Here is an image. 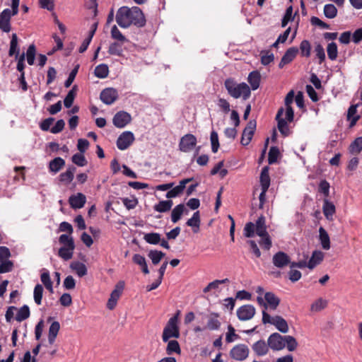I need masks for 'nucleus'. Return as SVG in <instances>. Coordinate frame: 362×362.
<instances>
[{"instance_id":"nucleus-46","label":"nucleus","mask_w":362,"mask_h":362,"mask_svg":"<svg viewBox=\"0 0 362 362\" xmlns=\"http://www.w3.org/2000/svg\"><path fill=\"white\" fill-rule=\"evenodd\" d=\"M145 241L151 245H157L161 240L160 235L158 233H146L144 236Z\"/></svg>"},{"instance_id":"nucleus-9","label":"nucleus","mask_w":362,"mask_h":362,"mask_svg":"<svg viewBox=\"0 0 362 362\" xmlns=\"http://www.w3.org/2000/svg\"><path fill=\"white\" fill-rule=\"evenodd\" d=\"M132 121V116L129 113L121 110L117 112L113 117V124L119 129L125 127Z\"/></svg>"},{"instance_id":"nucleus-39","label":"nucleus","mask_w":362,"mask_h":362,"mask_svg":"<svg viewBox=\"0 0 362 362\" xmlns=\"http://www.w3.org/2000/svg\"><path fill=\"white\" fill-rule=\"evenodd\" d=\"M165 255L164 252L157 250H151L148 253V257L154 265H157Z\"/></svg>"},{"instance_id":"nucleus-56","label":"nucleus","mask_w":362,"mask_h":362,"mask_svg":"<svg viewBox=\"0 0 362 362\" xmlns=\"http://www.w3.org/2000/svg\"><path fill=\"white\" fill-rule=\"evenodd\" d=\"M210 140L211 144V151L213 153H216L219 148L220 144L218 141V133L213 130L211 132Z\"/></svg>"},{"instance_id":"nucleus-7","label":"nucleus","mask_w":362,"mask_h":362,"mask_svg":"<svg viewBox=\"0 0 362 362\" xmlns=\"http://www.w3.org/2000/svg\"><path fill=\"white\" fill-rule=\"evenodd\" d=\"M268 346L273 351H280L285 348L284 336L278 332L272 334L267 339Z\"/></svg>"},{"instance_id":"nucleus-6","label":"nucleus","mask_w":362,"mask_h":362,"mask_svg":"<svg viewBox=\"0 0 362 362\" xmlns=\"http://www.w3.org/2000/svg\"><path fill=\"white\" fill-rule=\"evenodd\" d=\"M256 121L255 120H250L247 124V126L243 129L240 143L243 146H247L255 134L256 129Z\"/></svg>"},{"instance_id":"nucleus-19","label":"nucleus","mask_w":362,"mask_h":362,"mask_svg":"<svg viewBox=\"0 0 362 362\" xmlns=\"http://www.w3.org/2000/svg\"><path fill=\"white\" fill-rule=\"evenodd\" d=\"M65 165V160L61 157H56L49 163V171L56 174Z\"/></svg>"},{"instance_id":"nucleus-21","label":"nucleus","mask_w":362,"mask_h":362,"mask_svg":"<svg viewBox=\"0 0 362 362\" xmlns=\"http://www.w3.org/2000/svg\"><path fill=\"white\" fill-rule=\"evenodd\" d=\"M272 325L284 334L287 333L289 329L286 320L280 315L274 316V322H272Z\"/></svg>"},{"instance_id":"nucleus-16","label":"nucleus","mask_w":362,"mask_h":362,"mask_svg":"<svg viewBox=\"0 0 362 362\" xmlns=\"http://www.w3.org/2000/svg\"><path fill=\"white\" fill-rule=\"evenodd\" d=\"M269 346L268 342L264 339H259L252 346V349L257 356H263L268 354L269 351Z\"/></svg>"},{"instance_id":"nucleus-62","label":"nucleus","mask_w":362,"mask_h":362,"mask_svg":"<svg viewBox=\"0 0 362 362\" xmlns=\"http://www.w3.org/2000/svg\"><path fill=\"white\" fill-rule=\"evenodd\" d=\"M260 237L262 238V239L259 242V245H261V247L263 249H264L266 250H269L271 248L272 245V239H271L269 233L266 234L265 235L260 236Z\"/></svg>"},{"instance_id":"nucleus-34","label":"nucleus","mask_w":362,"mask_h":362,"mask_svg":"<svg viewBox=\"0 0 362 362\" xmlns=\"http://www.w3.org/2000/svg\"><path fill=\"white\" fill-rule=\"evenodd\" d=\"M133 262L141 267V271L145 274L149 273L148 265L146 264V259L144 256L139 254H135L132 257Z\"/></svg>"},{"instance_id":"nucleus-32","label":"nucleus","mask_w":362,"mask_h":362,"mask_svg":"<svg viewBox=\"0 0 362 362\" xmlns=\"http://www.w3.org/2000/svg\"><path fill=\"white\" fill-rule=\"evenodd\" d=\"M167 346H166V354L168 355H172L173 354H181V348L179 342L177 340H168Z\"/></svg>"},{"instance_id":"nucleus-40","label":"nucleus","mask_w":362,"mask_h":362,"mask_svg":"<svg viewBox=\"0 0 362 362\" xmlns=\"http://www.w3.org/2000/svg\"><path fill=\"white\" fill-rule=\"evenodd\" d=\"M71 268L76 272L79 277H83L87 274L86 266L82 262H72L71 264Z\"/></svg>"},{"instance_id":"nucleus-54","label":"nucleus","mask_w":362,"mask_h":362,"mask_svg":"<svg viewBox=\"0 0 362 362\" xmlns=\"http://www.w3.org/2000/svg\"><path fill=\"white\" fill-rule=\"evenodd\" d=\"M274 60V55L268 50L261 52V63L267 66Z\"/></svg>"},{"instance_id":"nucleus-28","label":"nucleus","mask_w":362,"mask_h":362,"mask_svg":"<svg viewBox=\"0 0 362 362\" xmlns=\"http://www.w3.org/2000/svg\"><path fill=\"white\" fill-rule=\"evenodd\" d=\"M247 80L251 86V88L253 90H257L259 88L260 83V74L257 71H253L249 74Z\"/></svg>"},{"instance_id":"nucleus-41","label":"nucleus","mask_w":362,"mask_h":362,"mask_svg":"<svg viewBox=\"0 0 362 362\" xmlns=\"http://www.w3.org/2000/svg\"><path fill=\"white\" fill-rule=\"evenodd\" d=\"M77 86L74 85L72 88L68 92L64 100V105L66 108H69L73 105L74 98L76 95Z\"/></svg>"},{"instance_id":"nucleus-8","label":"nucleus","mask_w":362,"mask_h":362,"mask_svg":"<svg viewBox=\"0 0 362 362\" xmlns=\"http://www.w3.org/2000/svg\"><path fill=\"white\" fill-rule=\"evenodd\" d=\"M118 98V92L114 88H106L100 94V98L102 102L107 105L113 104Z\"/></svg>"},{"instance_id":"nucleus-4","label":"nucleus","mask_w":362,"mask_h":362,"mask_svg":"<svg viewBox=\"0 0 362 362\" xmlns=\"http://www.w3.org/2000/svg\"><path fill=\"white\" fill-rule=\"evenodd\" d=\"M250 353L247 345L239 344L233 346L230 351V356L236 361H243L248 357Z\"/></svg>"},{"instance_id":"nucleus-27","label":"nucleus","mask_w":362,"mask_h":362,"mask_svg":"<svg viewBox=\"0 0 362 362\" xmlns=\"http://www.w3.org/2000/svg\"><path fill=\"white\" fill-rule=\"evenodd\" d=\"M264 299L267 304L272 310H276L280 303V299L272 292H267L264 294Z\"/></svg>"},{"instance_id":"nucleus-17","label":"nucleus","mask_w":362,"mask_h":362,"mask_svg":"<svg viewBox=\"0 0 362 362\" xmlns=\"http://www.w3.org/2000/svg\"><path fill=\"white\" fill-rule=\"evenodd\" d=\"M86 202V196L78 192L76 194L71 195L69 199V204L73 209H81L83 207Z\"/></svg>"},{"instance_id":"nucleus-14","label":"nucleus","mask_w":362,"mask_h":362,"mask_svg":"<svg viewBox=\"0 0 362 362\" xmlns=\"http://www.w3.org/2000/svg\"><path fill=\"white\" fill-rule=\"evenodd\" d=\"M298 53V48L297 47H289L283 55L279 64V68L282 69L285 65L290 64L296 58Z\"/></svg>"},{"instance_id":"nucleus-51","label":"nucleus","mask_w":362,"mask_h":362,"mask_svg":"<svg viewBox=\"0 0 362 362\" xmlns=\"http://www.w3.org/2000/svg\"><path fill=\"white\" fill-rule=\"evenodd\" d=\"M43 287L41 284H37L34 288L33 297L35 303L40 305L42 303V298L43 295Z\"/></svg>"},{"instance_id":"nucleus-64","label":"nucleus","mask_w":362,"mask_h":362,"mask_svg":"<svg viewBox=\"0 0 362 362\" xmlns=\"http://www.w3.org/2000/svg\"><path fill=\"white\" fill-rule=\"evenodd\" d=\"M0 274L7 273L12 270L13 264L10 260L0 262Z\"/></svg>"},{"instance_id":"nucleus-2","label":"nucleus","mask_w":362,"mask_h":362,"mask_svg":"<svg viewBox=\"0 0 362 362\" xmlns=\"http://www.w3.org/2000/svg\"><path fill=\"white\" fill-rule=\"evenodd\" d=\"M224 86L228 93L235 99L243 96V98L246 100L250 96V88L244 82L238 83L234 78H228L225 80Z\"/></svg>"},{"instance_id":"nucleus-26","label":"nucleus","mask_w":362,"mask_h":362,"mask_svg":"<svg viewBox=\"0 0 362 362\" xmlns=\"http://www.w3.org/2000/svg\"><path fill=\"white\" fill-rule=\"evenodd\" d=\"M60 329V324L57 321H54L49 326L48 333V341L50 344H54L58 332Z\"/></svg>"},{"instance_id":"nucleus-11","label":"nucleus","mask_w":362,"mask_h":362,"mask_svg":"<svg viewBox=\"0 0 362 362\" xmlns=\"http://www.w3.org/2000/svg\"><path fill=\"white\" fill-rule=\"evenodd\" d=\"M255 311L252 305H244L237 310V316L241 321L249 320L254 317Z\"/></svg>"},{"instance_id":"nucleus-5","label":"nucleus","mask_w":362,"mask_h":362,"mask_svg":"<svg viewBox=\"0 0 362 362\" xmlns=\"http://www.w3.org/2000/svg\"><path fill=\"white\" fill-rule=\"evenodd\" d=\"M134 140V134L130 131H125L117 138L116 142L117 147L121 151L126 150L132 144Z\"/></svg>"},{"instance_id":"nucleus-1","label":"nucleus","mask_w":362,"mask_h":362,"mask_svg":"<svg viewBox=\"0 0 362 362\" xmlns=\"http://www.w3.org/2000/svg\"><path fill=\"white\" fill-rule=\"evenodd\" d=\"M115 20L118 25L122 28H128L131 25L142 28L146 22L143 11L138 6L120 7L117 11Z\"/></svg>"},{"instance_id":"nucleus-31","label":"nucleus","mask_w":362,"mask_h":362,"mask_svg":"<svg viewBox=\"0 0 362 362\" xmlns=\"http://www.w3.org/2000/svg\"><path fill=\"white\" fill-rule=\"evenodd\" d=\"M185 211V206L183 204H180L175 206L171 212V221L175 223L179 221Z\"/></svg>"},{"instance_id":"nucleus-20","label":"nucleus","mask_w":362,"mask_h":362,"mask_svg":"<svg viewBox=\"0 0 362 362\" xmlns=\"http://www.w3.org/2000/svg\"><path fill=\"white\" fill-rule=\"evenodd\" d=\"M219 314L212 313L208 316L207 325L205 328L209 330H218L221 327V322L218 320Z\"/></svg>"},{"instance_id":"nucleus-24","label":"nucleus","mask_w":362,"mask_h":362,"mask_svg":"<svg viewBox=\"0 0 362 362\" xmlns=\"http://www.w3.org/2000/svg\"><path fill=\"white\" fill-rule=\"evenodd\" d=\"M323 257L324 255L322 252L317 250L314 251L310 259L308 262V267L310 269H314L322 261Z\"/></svg>"},{"instance_id":"nucleus-48","label":"nucleus","mask_w":362,"mask_h":362,"mask_svg":"<svg viewBox=\"0 0 362 362\" xmlns=\"http://www.w3.org/2000/svg\"><path fill=\"white\" fill-rule=\"evenodd\" d=\"M327 52L330 60L334 61L337 58L338 49L335 42H332L327 45Z\"/></svg>"},{"instance_id":"nucleus-36","label":"nucleus","mask_w":362,"mask_h":362,"mask_svg":"<svg viewBox=\"0 0 362 362\" xmlns=\"http://www.w3.org/2000/svg\"><path fill=\"white\" fill-rule=\"evenodd\" d=\"M18 36L16 33H13L11 35V40L10 42V48L8 51V55L10 57L16 55V57H18L19 55V49L18 47Z\"/></svg>"},{"instance_id":"nucleus-10","label":"nucleus","mask_w":362,"mask_h":362,"mask_svg":"<svg viewBox=\"0 0 362 362\" xmlns=\"http://www.w3.org/2000/svg\"><path fill=\"white\" fill-rule=\"evenodd\" d=\"M197 144V138L192 134L183 136L179 144V149L182 152H189Z\"/></svg>"},{"instance_id":"nucleus-52","label":"nucleus","mask_w":362,"mask_h":362,"mask_svg":"<svg viewBox=\"0 0 362 362\" xmlns=\"http://www.w3.org/2000/svg\"><path fill=\"white\" fill-rule=\"evenodd\" d=\"M351 153H359L362 151V136L356 138L349 146Z\"/></svg>"},{"instance_id":"nucleus-33","label":"nucleus","mask_w":362,"mask_h":362,"mask_svg":"<svg viewBox=\"0 0 362 362\" xmlns=\"http://www.w3.org/2000/svg\"><path fill=\"white\" fill-rule=\"evenodd\" d=\"M261 188L264 190L268 189L270 185V177L269 175V167L265 166L262 168L260 174Z\"/></svg>"},{"instance_id":"nucleus-42","label":"nucleus","mask_w":362,"mask_h":362,"mask_svg":"<svg viewBox=\"0 0 362 362\" xmlns=\"http://www.w3.org/2000/svg\"><path fill=\"white\" fill-rule=\"evenodd\" d=\"M300 50L301 57H309L311 53V45L307 40H303L300 43L298 51Z\"/></svg>"},{"instance_id":"nucleus-25","label":"nucleus","mask_w":362,"mask_h":362,"mask_svg":"<svg viewBox=\"0 0 362 362\" xmlns=\"http://www.w3.org/2000/svg\"><path fill=\"white\" fill-rule=\"evenodd\" d=\"M173 204L172 200H162L153 206V209L159 213H165L171 209Z\"/></svg>"},{"instance_id":"nucleus-55","label":"nucleus","mask_w":362,"mask_h":362,"mask_svg":"<svg viewBox=\"0 0 362 362\" xmlns=\"http://www.w3.org/2000/svg\"><path fill=\"white\" fill-rule=\"evenodd\" d=\"M72 162L78 166L83 167L87 165V160L82 153H75L71 158Z\"/></svg>"},{"instance_id":"nucleus-3","label":"nucleus","mask_w":362,"mask_h":362,"mask_svg":"<svg viewBox=\"0 0 362 362\" xmlns=\"http://www.w3.org/2000/svg\"><path fill=\"white\" fill-rule=\"evenodd\" d=\"M179 315L180 311L178 310L175 315L169 319L165 326L162 334V339L163 342L168 341L170 338L177 339L180 337V333L178 326Z\"/></svg>"},{"instance_id":"nucleus-23","label":"nucleus","mask_w":362,"mask_h":362,"mask_svg":"<svg viewBox=\"0 0 362 362\" xmlns=\"http://www.w3.org/2000/svg\"><path fill=\"white\" fill-rule=\"evenodd\" d=\"M255 231L257 235L262 236L268 233L265 224V217L261 215L255 224Z\"/></svg>"},{"instance_id":"nucleus-18","label":"nucleus","mask_w":362,"mask_h":362,"mask_svg":"<svg viewBox=\"0 0 362 362\" xmlns=\"http://www.w3.org/2000/svg\"><path fill=\"white\" fill-rule=\"evenodd\" d=\"M76 168L74 165H69L64 173H62L59 175V180L60 182L67 185L70 184L74 177Z\"/></svg>"},{"instance_id":"nucleus-30","label":"nucleus","mask_w":362,"mask_h":362,"mask_svg":"<svg viewBox=\"0 0 362 362\" xmlns=\"http://www.w3.org/2000/svg\"><path fill=\"white\" fill-rule=\"evenodd\" d=\"M186 224L193 228L194 233H197L200 226V214L199 211L194 212L189 219L187 220Z\"/></svg>"},{"instance_id":"nucleus-45","label":"nucleus","mask_w":362,"mask_h":362,"mask_svg":"<svg viewBox=\"0 0 362 362\" xmlns=\"http://www.w3.org/2000/svg\"><path fill=\"white\" fill-rule=\"evenodd\" d=\"M111 37L112 39L116 40L117 41H119L122 43L128 42V40L124 35H122V33L119 31L115 25H114L111 28Z\"/></svg>"},{"instance_id":"nucleus-43","label":"nucleus","mask_w":362,"mask_h":362,"mask_svg":"<svg viewBox=\"0 0 362 362\" xmlns=\"http://www.w3.org/2000/svg\"><path fill=\"white\" fill-rule=\"evenodd\" d=\"M59 243L62 245V247H75L74 240L71 235H61L59 238Z\"/></svg>"},{"instance_id":"nucleus-60","label":"nucleus","mask_w":362,"mask_h":362,"mask_svg":"<svg viewBox=\"0 0 362 362\" xmlns=\"http://www.w3.org/2000/svg\"><path fill=\"white\" fill-rule=\"evenodd\" d=\"M329 183L326 180H322L319 184L318 192L327 198L329 195Z\"/></svg>"},{"instance_id":"nucleus-47","label":"nucleus","mask_w":362,"mask_h":362,"mask_svg":"<svg viewBox=\"0 0 362 362\" xmlns=\"http://www.w3.org/2000/svg\"><path fill=\"white\" fill-rule=\"evenodd\" d=\"M284 343L285 347L286 346L289 351H293L298 346V342L296 339L290 335H284Z\"/></svg>"},{"instance_id":"nucleus-63","label":"nucleus","mask_w":362,"mask_h":362,"mask_svg":"<svg viewBox=\"0 0 362 362\" xmlns=\"http://www.w3.org/2000/svg\"><path fill=\"white\" fill-rule=\"evenodd\" d=\"M79 69V64H77L70 72L68 78L64 82V86L69 88L74 81Z\"/></svg>"},{"instance_id":"nucleus-57","label":"nucleus","mask_w":362,"mask_h":362,"mask_svg":"<svg viewBox=\"0 0 362 362\" xmlns=\"http://www.w3.org/2000/svg\"><path fill=\"white\" fill-rule=\"evenodd\" d=\"M293 13V7L292 6H289L284 15V17L281 20V27L285 28L289 21H291L293 20L294 17L292 16Z\"/></svg>"},{"instance_id":"nucleus-22","label":"nucleus","mask_w":362,"mask_h":362,"mask_svg":"<svg viewBox=\"0 0 362 362\" xmlns=\"http://www.w3.org/2000/svg\"><path fill=\"white\" fill-rule=\"evenodd\" d=\"M323 214L327 220H332L333 215L334 214L335 206L331 202H329L327 199H325L323 206H322Z\"/></svg>"},{"instance_id":"nucleus-61","label":"nucleus","mask_w":362,"mask_h":362,"mask_svg":"<svg viewBox=\"0 0 362 362\" xmlns=\"http://www.w3.org/2000/svg\"><path fill=\"white\" fill-rule=\"evenodd\" d=\"M315 52L316 57L319 59L318 64H322L325 62V58H326L325 49H324V47H322V45L320 44H317L315 47Z\"/></svg>"},{"instance_id":"nucleus-15","label":"nucleus","mask_w":362,"mask_h":362,"mask_svg":"<svg viewBox=\"0 0 362 362\" xmlns=\"http://www.w3.org/2000/svg\"><path fill=\"white\" fill-rule=\"evenodd\" d=\"M11 19L10 9H4L0 15V29L3 32L9 33L11 31Z\"/></svg>"},{"instance_id":"nucleus-44","label":"nucleus","mask_w":362,"mask_h":362,"mask_svg":"<svg viewBox=\"0 0 362 362\" xmlns=\"http://www.w3.org/2000/svg\"><path fill=\"white\" fill-rule=\"evenodd\" d=\"M30 317V308L27 305H23L18 311L16 320L22 322Z\"/></svg>"},{"instance_id":"nucleus-49","label":"nucleus","mask_w":362,"mask_h":362,"mask_svg":"<svg viewBox=\"0 0 362 362\" xmlns=\"http://www.w3.org/2000/svg\"><path fill=\"white\" fill-rule=\"evenodd\" d=\"M324 14L327 18H334L337 15V8L334 4H326L324 6Z\"/></svg>"},{"instance_id":"nucleus-35","label":"nucleus","mask_w":362,"mask_h":362,"mask_svg":"<svg viewBox=\"0 0 362 362\" xmlns=\"http://www.w3.org/2000/svg\"><path fill=\"white\" fill-rule=\"evenodd\" d=\"M75 247H61L58 251V256L64 261H68L73 257Z\"/></svg>"},{"instance_id":"nucleus-59","label":"nucleus","mask_w":362,"mask_h":362,"mask_svg":"<svg viewBox=\"0 0 362 362\" xmlns=\"http://www.w3.org/2000/svg\"><path fill=\"white\" fill-rule=\"evenodd\" d=\"M124 284L123 281H119L116 285L115 288L112 291L110 298L117 301L124 289Z\"/></svg>"},{"instance_id":"nucleus-53","label":"nucleus","mask_w":362,"mask_h":362,"mask_svg":"<svg viewBox=\"0 0 362 362\" xmlns=\"http://www.w3.org/2000/svg\"><path fill=\"white\" fill-rule=\"evenodd\" d=\"M279 155V149L277 146H272L269 151L268 163L269 165L274 164L277 161Z\"/></svg>"},{"instance_id":"nucleus-13","label":"nucleus","mask_w":362,"mask_h":362,"mask_svg":"<svg viewBox=\"0 0 362 362\" xmlns=\"http://www.w3.org/2000/svg\"><path fill=\"white\" fill-rule=\"evenodd\" d=\"M284 107H280L278 110L277 114L276 115V120L277 121L278 129L280 133L283 136H287L290 134V130L288 128V125L287 124V121L281 117L282 115L284 114Z\"/></svg>"},{"instance_id":"nucleus-12","label":"nucleus","mask_w":362,"mask_h":362,"mask_svg":"<svg viewBox=\"0 0 362 362\" xmlns=\"http://www.w3.org/2000/svg\"><path fill=\"white\" fill-rule=\"evenodd\" d=\"M273 264L279 269H283L290 263V257L284 252L279 251L273 255Z\"/></svg>"},{"instance_id":"nucleus-38","label":"nucleus","mask_w":362,"mask_h":362,"mask_svg":"<svg viewBox=\"0 0 362 362\" xmlns=\"http://www.w3.org/2000/svg\"><path fill=\"white\" fill-rule=\"evenodd\" d=\"M94 74L99 78H107L109 74L108 66L105 64H100L98 65L94 70Z\"/></svg>"},{"instance_id":"nucleus-58","label":"nucleus","mask_w":362,"mask_h":362,"mask_svg":"<svg viewBox=\"0 0 362 362\" xmlns=\"http://www.w3.org/2000/svg\"><path fill=\"white\" fill-rule=\"evenodd\" d=\"M36 49L35 45H30L26 52L27 62L29 65H33L35 62Z\"/></svg>"},{"instance_id":"nucleus-37","label":"nucleus","mask_w":362,"mask_h":362,"mask_svg":"<svg viewBox=\"0 0 362 362\" xmlns=\"http://www.w3.org/2000/svg\"><path fill=\"white\" fill-rule=\"evenodd\" d=\"M123 44L124 43L119 41L111 43L109 46L108 53L111 55L122 56L123 52Z\"/></svg>"},{"instance_id":"nucleus-50","label":"nucleus","mask_w":362,"mask_h":362,"mask_svg":"<svg viewBox=\"0 0 362 362\" xmlns=\"http://www.w3.org/2000/svg\"><path fill=\"white\" fill-rule=\"evenodd\" d=\"M327 306V301L322 298H318L310 306V310L313 312H319Z\"/></svg>"},{"instance_id":"nucleus-29","label":"nucleus","mask_w":362,"mask_h":362,"mask_svg":"<svg viewBox=\"0 0 362 362\" xmlns=\"http://www.w3.org/2000/svg\"><path fill=\"white\" fill-rule=\"evenodd\" d=\"M319 238L322 247L326 250H329L330 248V239L327 232L323 227H320L319 228Z\"/></svg>"}]
</instances>
